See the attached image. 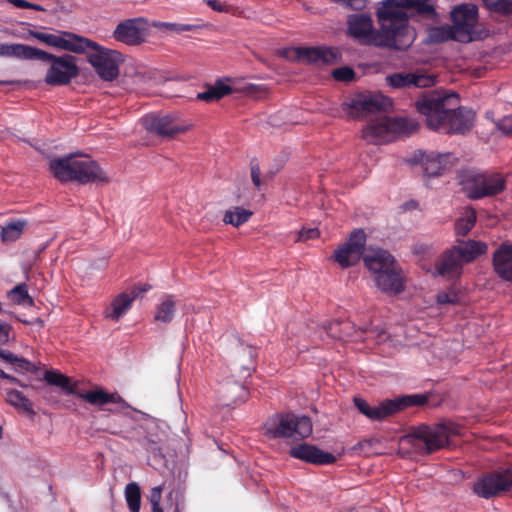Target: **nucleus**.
I'll list each match as a JSON object with an SVG mask.
<instances>
[{
	"instance_id": "obj_30",
	"label": "nucleus",
	"mask_w": 512,
	"mask_h": 512,
	"mask_svg": "<svg viewBox=\"0 0 512 512\" xmlns=\"http://www.w3.org/2000/svg\"><path fill=\"white\" fill-rule=\"evenodd\" d=\"M45 381L63 389L67 394H76L75 385L71 384L70 378L57 371H46L44 374Z\"/></svg>"
},
{
	"instance_id": "obj_4",
	"label": "nucleus",
	"mask_w": 512,
	"mask_h": 512,
	"mask_svg": "<svg viewBox=\"0 0 512 512\" xmlns=\"http://www.w3.org/2000/svg\"><path fill=\"white\" fill-rule=\"evenodd\" d=\"M28 35L47 46L73 53H84L87 49H92L87 55V60L101 79L112 81L119 75L122 54L118 51L104 48L86 37L68 31L52 34L29 30Z\"/></svg>"
},
{
	"instance_id": "obj_6",
	"label": "nucleus",
	"mask_w": 512,
	"mask_h": 512,
	"mask_svg": "<svg viewBox=\"0 0 512 512\" xmlns=\"http://www.w3.org/2000/svg\"><path fill=\"white\" fill-rule=\"evenodd\" d=\"M488 245L482 241L467 240L445 250L436 262V272L444 277H458L464 264L486 254Z\"/></svg>"
},
{
	"instance_id": "obj_63",
	"label": "nucleus",
	"mask_w": 512,
	"mask_h": 512,
	"mask_svg": "<svg viewBox=\"0 0 512 512\" xmlns=\"http://www.w3.org/2000/svg\"><path fill=\"white\" fill-rule=\"evenodd\" d=\"M175 512H178V508H176V511Z\"/></svg>"
},
{
	"instance_id": "obj_20",
	"label": "nucleus",
	"mask_w": 512,
	"mask_h": 512,
	"mask_svg": "<svg viewBox=\"0 0 512 512\" xmlns=\"http://www.w3.org/2000/svg\"><path fill=\"white\" fill-rule=\"evenodd\" d=\"M294 414H281L265 424L266 435L270 438L293 436Z\"/></svg>"
},
{
	"instance_id": "obj_39",
	"label": "nucleus",
	"mask_w": 512,
	"mask_h": 512,
	"mask_svg": "<svg viewBox=\"0 0 512 512\" xmlns=\"http://www.w3.org/2000/svg\"><path fill=\"white\" fill-rule=\"evenodd\" d=\"M332 76L336 81L346 83L352 82L356 78L355 71L349 66L334 69L332 71Z\"/></svg>"
},
{
	"instance_id": "obj_53",
	"label": "nucleus",
	"mask_w": 512,
	"mask_h": 512,
	"mask_svg": "<svg viewBox=\"0 0 512 512\" xmlns=\"http://www.w3.org/2000/svg\"><path fill=\"white\" fill-rule=\"evenodd\" d=\"M151 289V285L149 284H143V285H138V286H135L133 287L132 291H136L137 293H139V295L149 291Z\"/></svg>"
},
{
	"instance_id": "obj_16",
	"label": "nucleus",
	"mask_w": 512,
	"mask_h": 512,
	"mask_svg": "<svg viewBox=\"0 0 512 512\" xmlns=\"http://www.w3.org/2000/svg\"><path fill=\"white\" fill-rule=\"evenodd\" d=\"M494 274L502 281L512 283V243L502 242L492 253Z\"/></svg>"
},
{
	"instance_id": "obj_29",
	"label": "nucleus",
	"mask_w": 512,
	"mask_h": 512,
	"mask_svg": "<svg viewBox=\"0 0 512 512\" xmlns=\"http://www.w3.org/2000/svg\"><path fill=\"white\" fill-rule=\"evenodd\" d=\"M6 401L18 410H22L27 414L34 415L31 401L20 391L9 389L6 391Z\"/></svg>"
},
{
	"instance_id": "obj_45",
	"label": "nucleus",
	"mask_w": 512,
	"mask_h": 512,
	"mask_svg": "<svg viewBox=\"0 0 512 512\" xmlns=\"http://www.w3.org/2000/svg\"><path fill=\"white\" fill-rule=\"evenodd\" d=\"M162 498V486L153 487L150 491V503L152 507L160 506Z\"/></svg>"
},
{
	"instance_id": "obj_26",
	"label": "nucleus",
	"mask_w": 512,
	"mask_h": 512,
	"mask_svg": "<svg viewBox=\"0 0 512 512\" xmlns=\"http://www.w3.org/2000/svg\"><path fill=\"white\" fill-rule=\"evenodd\" d=\"M28 221L25 219H14L5 223L1 228L0 236L3 242H14L20 238Z\"/></svg>"
},
{
	"instance_id": "obj_7",
	"label": "nucleus",
	"mask_w": 512,
	"mask_h": 512,
	"mask_svg": "<svg viewBox=\"0 0 512 512\" xmlns=\"http://www.w3.org/2000/svg\"><path fill=\"white\" fill-rule=\"evenodd\" d=\"M461 427L455 423H443L433 426L420 425L406 438L420 454H432L449 445V438L460 434Z\"/></svg>"
},
{
	"instance_id": "obj_46",
	"label": "nucleus",
	"mask_w": 512,
	"mask_h": 512,
	"mask_svg": "<svg viewBox=\"0 0 512 512\" xmlns=\"http://www.w3.org/2000/svg\"><path fill=\"white\" fill-rule=\"evenodd\" d=\"M437 302L439 304H454L457 302V295L455 293L440 292L437 295Z\"/></svg>"
},
{
	"instance_id": "obj_23",
	"label": "nucleus",
	"mask_w": 512,
	"mask_h": 512,
	"mask_svg": "<svg viewBox=\"0 0 512 512\" xmlns=\"http://www.w3.org/2000/svg\"><path fill=\"white\" fill-rule=\"evenodd\" d=\"M421 163L425 175L428 177H436L441 175L447 167V159L450 154H436L431 152L421 153Z\"/></svg>"
},
{
	"instance_id": "obj_27",
	"label": "nucleus",
	"mask_w": 512,
	"mask_h": 512,
	"mask_svg": "<svg viewBox=\"0 0 512 512\" xmlns=\"http://www.w3.org/2000/svg\"><path fill=\"white\" fill-rule=\"evenodd\" d=\"M176 311V301L174 296L166 295L157 305L154 319L162 323H169L172 321Z\"/></svg>"
},
{
	"instance_id": "obj_57",
	"label": "nucleus",
	"mask_w": 512,
	"mask_h": 512,
	"mask_svg": "<svg viewBox=\"0 0 512 512\" xmlns=\"http://www.w3.org/2000/svg\"><path fill=\"white\" fill-rule=\"evenodd\" d=\"M152 512H164L161 506L152 507Z\"/></svg>"
},
{
	"instance_id": "obj_28",
	"label": "nucleus",
	"mask_w": 512,
	"mask_h": 512,
	"mask_svg": "<svg viewBox=\"0 0 512 512\" xmlns=\"http://www.w3.org/2000/svg\"><path fill=\"white\" fill-rule=\"evenodd\" d=\"M451 20H459L476 25L478 20V8L475 4H461L452 10Z\"/></svg>"
},
{
	"instance_id": "obj_13",
	"label": "nucleus",
	"mask_w": 512,
	"mask_h": 512,
	"mask_svg": "<svg viewBox=\"0 0 512 512\" xmlns=\"http://www.w3.org/2000/svg\"><path fill=\"white\" fill-rule=\"evenodd\" d=\"M506 188V181L498 173H481L474 175L466 183V194L472 200L492 197L502 193Z\"/></svg>"
},
{
	"instance_id": "obj_8",
	"label": "nucleus",
	"mask_w": 512,
	"mask_h": 512,
	"mask_svg": "<svg viewBox=\"0 0 512 512\" xmlns=\"http://www.w3.org/2000/svg\"><path fill=\"white\" fill-rule=\"evenodd\" d=\"M416 128L417 123L412 119L381 115L363 128L362 137L368 143L383 144L395 140L397 135L411 134Z\"/></svg>"
},
{
	"instance_id": "obj_18",
	"label": "nucleus",
	"mask_w": 512,
	"mask_h": 512,
	"mask_svg": "<svg viewBox=\"0 0 512 512\" xmlns=\"http://www.w3.org/2000/svg\"><path fill=\"white\" fill-rule=\"evenodd\" d=\"M290 456L315 465H327L336 461V457L329 452H324L318 447L302 443L290 449Z\"/></svg>"
},
{
	"instance_id": "obj_61",
	"label": "nucleus",
	"mask_w": 512,
	"mask_h": 512,
	"mask_svg": "<svg viewBox=\"0 0 512 512\" xmlns=\"http://www.w3.org/2000/svg\"><path fill=\"white\" fill-rule=\"evenodd\" d=\"M416 202H411L410 207H416Z\"/></svg>"
},
{
	"instance_id": "obj_43",
	"label": "nucleus",
	"mask_w": 512,
	"mask_h": 512,
	"mask_svg": "<svg viewBox=\"0 0 512 512\" xmlns=\"http://www.w3.org/2000/svg\"><path fill=\"white\" fill-rule=\"evenodd\" d=\"M250 169H251V180L255 187L260 188L261 187V178H260V167L257 159H252L250 162Z\"/></svg>"
},
{
	"instance_id": "obj_1",
	"label": "nucleus",
	"mask_w": 512,
	"mask_h": 512,
	"mask_svg": "<svg viewBox=\"0 0 512 512\" xmlns=\"http://www.w3.org/2000/svg\"><path fill=\"white\" fill-rule=\"evenodd\" d=\"M427 19H435L437 12L431 0H383L376 11L379 29L373 27L369 14H353L348 17V32L364 45L404 50L410 47L415 34L409 26L410 16L405 11Z\"/></svg>"
},
{
	"instance_id": "obj_12",
	"label": "nucleus",
	"mask_w": 512,
	"mask_h": 512,
	"mask_svg": "<svg viewBox=\"0 0 512 512\" xmlns=\"http://www.w3.org/2000/svg\"><path fill=\"white\" fill-rule=\"evenodd\" d=\"M346 112L352 118L361 119L392 107L391 99L380 93H359L346 103Z\"/></svg>"
},
{
	"instance_id": "obj_60",
	"label": "nucleus",
	"mask_w": 512,
	"mask_h": 512,
	"mask_svg": "<svg viewBox=\"0 0 512 512\" xmlns=\"http://www.w3.org/2000/svg\"><path fill=\"white\" fill-rule=\"evenodd\" d=\"M2 435H3V429H2V427L0 426V439L2 438Z\"/></svg>"
},
{
	"instance_id": "obj_55",
	"label": "nucleus",
	"mask_w": 512,
	"mask_h": 512,
	"mask_svg": "<svg viewBox=\"0 0 512 512\" xmlns=\"http://www.w3.org/2000/svg\"><path fill=\"white\" fill-rule=\"evenodd\" d=\"M248 352L251 359H254L257 356L256 350L251 347L248 348Z\"/></svg>"
},
{
	"instance_id": "obj_44",
	"label": "nucleus",
	"mask_w": 512,
	"mask_h": 512,
	"mask_svg": "<svg viewBox=\"0 0 512 512\" xmlns=\"http://www.w3.org/2000/svg\"><path fill=\"white\" fill-rule=\"evenodd\" d=\"M497 128L506 135H512V115L504 116L496 123Z\"/></svg>"
},
{
	"instance_id": "obj_2",
	"label": "nucleus",
	"mask_w": 512,
	"mask_h": 512,
	"mask_svg": "<svg viewBox=\"0 0 512 512\" xmlns=\"http://www.w3.org/2000/svg\"><path fill=\"white\" fill-rule=\"evenodd\" d=\"M366 234L354 230L347 242L334 252V260L343 268L355 265L361 258L374 275L376 286L384 293L397 295L405 289V279L399 264L387 250L376 249L364 254Z\"/></svg>"
},
{
	"instance_id": "obj_42",
	"label": "nucleus",
	"mask_w": 512,
	"mask_h": 512,
	"mask_svg": "<svg viewBox=\"0 0 512 512\" xmlns=\"http://www.w3.org/2000/svg\"><path fill=\"white\" fill-rule=\"evenodd\" d=\"M205 1H206V4L212 10L217 11V12L231 13L234 10L233 6H231L225 2H221L219 0H205Z\"/></svg>"
},
{
	"instance_id": "obj_56",
	"label": "nucleus",
	"mask_w": 512,
	"mask_h": 512,
	"mask_svg": "<svg viewBox=\"0 0 512 512\" xmlns=\"http://www.w3.org/2000/svg\"><path fill=\"white\" fill-rule=\"evenodd\" d=\"M28 8L29 9H34L36 11H42L43 10V8L41 6H39L37 4H33V3H32V7H28Z\"/></svg>"
},
{
	"instance_id": "obj_24",
	"label": "nucleus",
	"mask_w": 512,
	"mask_h": 512,
	"mask_svg": "<svg viewBox=\"0 0 512 512\" xmlns=\"http://www.w3.org/2000/svg\"><path fill=\"white\" fill-rule=\"evenodd\" d=\"M35 47L20 43H0V57L32 60Z\"/></svg>"
},
{
	"instance_id": "obj_48",
	"label": "nucleus",
	"mask_w": 512,
	"mask_h": 512,
	"mask_svg": "<svg viewBox=\"0 0 512 512\" xmlns=\"http://www.w3.org/2000/svg\"><path fill=\"white\" fill-rule=\"evenodd\" d=\"M319 236V231L316 228L302 229L299 232L298 240L306 241L309 239H315Z\"/></svg>"
},
{
	"instance_id": "obj_36",
	"label": "nucleus",
	"mask_w": 512,
	"mask_h": 512,
	"mask_svg": "<svg viewBox=\"0 0 512 512\" xmlns=\"http://www.w3.org/2000/svg\"><path fill=\"white\" fill-rule=\"evenodd\" d=\"M312 433V423L307 416L294 415L293 436L297 435L300 438H306Z\"/></svg>"
},
{
	"instance_id": "obj_14",
	"label": "nucleus",
	"mask_w": 512,
	"mask_h": 512,
	"mask_svg": "<svg viewBox=\"0 0 512 512\" xmlns=\"http://www.w3.org/2000/svg\"><path fill=\"white\" fill-rule=\"evenodd\" d=\"M282 56L290 61L305 63L333 64L339 61V52L330 47H292L282 51Z\"/></svg>"
},
{
	"instance_id": "obj_3",
	"label": "nucleus",
	"mask_w": 512,
	"mask_h": 512,
	"mask_svg": "<svg viewBox=\"0 0 512 512\" xmlns=\"http://www.w3.org/2000/svg\"><path fill=\"white\" fill-rule=\"evenodd\" d=\"M458 100L457 94L430 91L417 100L416 107L426 117L429 129L444 134L464 135L474 125L475 112L463 106L453 108Z\"/></svg>"
},
{
	"instance_id": "obj_17",
	"label": "nucleus",
	"mask_w": 512,
	"mask_h": 512,
	"mask_svg": "<svg viewBox=\"0 0 512 512\" xmlns=\"http://www.w3.org/2000/svg\"><path fill=\"white\" fill-rule=\"evenodd\" d=\"M144 126L147 130L167 138H173L178 134L187 131L188 127L175 122L170 115L154 116L149 115L144 118Z\"/></svg>"
},
{
	"instance_id": "obj_38",
	"label": "nucleus",
	"mask_w": 512,
	"mask_h": 512,
	"mask_svg": "<svg viewBox=\"0 0 512 512\" xmlns=\"http://www.w3.org/2000/svg\"><path fill=\"white\" fill-rule=\"evenodd\" d=\"M476 222V214L474 211L468 213L465 217L458 219L455 223V232L459 236L467 235Z\"/></svg>"
},
{
	"instance_id": "obj_22",
	"label": "nucleus",
	"mask_w": 512,
	"mask_h": 512,
	"mask_svg": "<svg viewBox=\"0 0 512 512\" xmlns=\"http://www.w3.org/2000/svg\"><path fill=\"white\" fill-rule=\"evenodd\" d=\"M138 296L139 293L136 291H131V293H120L117 297H115L111 305L106 308V318L118 321L131 308L133 301Z\"/></svg>"
},
{
	"instance_id": "obj_62",
	"label": "nucleus",
	"mask_w": 512,
	"mask_h": 512,
	"mask_svg": "<svg viewBox=\"0 0 512 512\" xmlns=\"http://www.w3.org/2000/svg\"><path fill=\"white\" fill-rule=\"evenodd\" d=\"M416 202H411L410 207H416Z\"/></svg>"
},
{
	"instance_id": "obj_49",
	"label": "nucleus",
	"mask_w": 512,
	"mask_h": 512,
	"mask_svg": "<svg viewBox=\"0 0 512 512\" xmlns=\"http://www.w3.org/2000/svg\"><path fill=\"white\" fill-rule=\"evenodd\" d=\"M341 325L339 321L329 322L324 328L327 334L333 338H341L342 336L338 333V327Z\"/></svg>"
},
{
	"instance_id": "obj_11",
	"label": "nucleus",
	"mask_w": 512,
	"mask_h": 512,
	"mask_svg": "<svg viewBox=\"0 0 512 512\" xmlns=\"http://www.w3.org/2000/svg\"><path fill=\"white\" fill-rule=\"evenodd\" d=\"M511 490L512 465L485 473L473 484V492L484 499H490Z\"/></svg>"
},
{
	"instance_id": "obj_41",
	"label": "nucleus",
	"mask_w": 512,
	"mask_h": 512,
	"mask_svg": "<svg viewBox=\"0 0 512 512\" xmlns=\"http://www.w3.org/2000/svg\"><path fill=\"white\" fill-rule=\"evenodd\" d=\"M330 2L340 4L352 10H362L367 4V0H329Z\"/></svg>"
},
{
	"instance_id": "obj_31",
	"label": "nucleus",
	"mask_w": 512,
	"mask_h": 512,
	"mask_svg": "<svg viewBox=\"0 0 512 512\" xmlns=\"http://www.w3.org/2000/svg\"><path fill=\"white\" fill-rule=\"evenodd\" d=\"M453 25L450 26L453 32L454 40L461 43H469L475 39L474 37V27L475 25L461 22V21H452Z\"/></svg>"
},
{
	"instance_id": "obj_59",
	"label": "nucleus",
	"mask_w": 512,
	"mask_h": 512,
	"mask_svg": "<svg viewBox=\"0 0 512 512\" xmlns=\"http://www.w3.org/2000/svg\"><path fill=\"white\" fill-rule=\"evenodd\" d=\"M0 84H2V85H10V84H13V81H0Z\"/></svg>"
},
{
	"instance_id": "obj_52",
	"label": "nucleus",
	"mask_w": 512,
	"mask_h": 512,
	"mask_svg": "<svg viewBox=\"0 0 512 512\" xmlns=\"http://www.w3.org/2000/svg\"><path fill=\"white\" fill-rule=\"evenodd\" d=\"M10 3L14 4L18 8L32 7V3L26 0H9Z\"/></svg>"
},
{
	"instance_id": "obj_34",
	"label": "nucleus",
	"mask_w": 512,
	"mask_h": 512,
	"mask_svg": "<svg viewBox=\"0 0 512 512\" xmlns=\"http://www.w3.org/2000/svg\"><path fill=\"white\" fill-rule=\"evenodd\" d=\"M448 40H454L453 32L449 25L429 29L427 38L429 43H443Z\"/></svg>"
},
{
	"instance_id": "obj_51",
	"label": "nucleus",
	"mask_w": 512,
	"mask_h": 512,
	"mask_svg": "<svg viewBox=\"0 0 512 512\" xmlns=\"http://www.w3.org/2000/svg\"><path fill=\"white\" fill-rule=\"evenodd\" d=\"M17 357L15 354H13L12 352L8 351V350H5V349H1L0 348V358H2L3 360H5L6 362H9V363H14L16 362L17 360Z\"/></svg>"
},
{
	"instance_id": "obj_54",
	"label": "nucleus",
	"mask_w": 512,
	"mask_h": 512,
	"mask_svg": "<svg viewBox=\"0 0 512 512\" xmlns=\"http://www.w3.org/2000/svg\"><path fill=\"white\" fill-rule=\"evenodd\" d=\"M6 379L9 380L12 383H15V384H18V385H20L22 387H25V385H23L17 378H15V377H13V376H11L9 374H8V378H6Z\"/></svg>"
},
{
	"instance_id": "obj_21",
	"label": "nucleus",
	"mask_w": 512,
	"mask_h": 512,
	"mask_svg": "<svg viewBox=\"0 0 512 512\" xmlns=\"http://www.w3.org/2000/svg\"><path fill=\"white\" fill-rule=\"evenodd\" d=\"M75 395L94 406L115 403L121 405L122 408L129 407L127 402L118 393H108L101 388L87 392H76Z\"/></svg>"
},
{
	"instance_id": "obj_33",
	"label": "nucleus",
	"mask_w": 512,
	"mask_h": 512,
	"mask_svg": "<svg viewBox=\"0 0 512 512\" xmlns=\"http://www.w3.org/2000/svg\"><path fill=\"white\" fill-rule=\"evenodd\" d=\"M128 508L131 512H139L141 506V491L136 482H130L126 485L124 491Z\"/></svg>"
},
{
	"instance_id": "obj_50",
	"label": "nucleus",
	"mask_w": 512,
	"mask_h": 512,
	"mask_svg": "<svg viewBox=\"0 0 512 512\" xmlns=\"http://www.w3.org/2000/svg\"><path fill=\"white\" fill-rule=\"evenodd\" d=\"M11 326L7 323L0 322V345H4L9 341V333Z\"/></svg>"
},
{
	"instance_id": "obj_25",
	"label": "nucleus",
	"mask_w": 512,
	"mask_h": 512,
	"mask_svg": "<svg viewBox=\"0 0 512 512\" xmlns=\"http://www.w3.org/2000/svg\"><path fill=\"white\" fill-rule=\"evenodd\" d=\"M233 88L226 84L223 80H216L214 85H209L204 92L197 95V98L205 102H214L230 95Z\"/></svg>"
},
{
	"instance_id": "obj_32",
	"label": "nucleus",
	"mask_w": 512,
	"mask_h": 512,
	"mask_svg": "<svg viewBox=\"0 0 512 512\" xmlns=\"http://www.w3.org/2000/svg\"><path fill=\"white\" fill-rule=\"evenodd\" d=\"M251 216L252 212L250 210L237 206L225 212L223 221L226 224L239 227L246 223Z\"/></svg>"
},
{
	"instance_id": "obj_40",
	"label": "nucleus",
	"mask_w": 512,
	"mask_h": 512,
	"mask_svg": "<svg viewBox=\"0 0 512 512\" xmlns=\"http://www.w3.org/2000/svg\"><path fill=\"white\" fill-rule=\"evenodd\" d=\"M155 26L160 29L173 31L177 34H180L182 32H186V31H192L196 28L195 25H191V24L171 23V22H159L158 24H155Z\"/></svg>"
},
{
	"instance_id": "obj_9",
	"label": "nucleus",
	"mask_w": 512,
	"mask_h": 512,
	"mask_svg": "<svg viewBox=\"0 0 512 512\" xmlns=\"http://www.w3.org/2000/svg\"><path fill=\"white\" fill-rule=\"evenodd\" d=\"M32 60L50 63L44 80L51 86L68 85L73 78L79 75L76 58L70 54L56 56L35 47Z\"/></svg>"
},
{
	"instance_id": "obj_47",
	"label": "nucleus",
	"mask_w": 512,
	"mask_h": 512,
	"mask_svg": "<svg viewBox=\"0 0 512 512\" xmlns=\"http://www.w3.org/2000/svg\"><path fill=\"white\" fill-rule=\"evenodd\" d=\"M13 364L16 365L17 369L25 372H33L35 367L34 365L27 359L23 357H17L16 362Z\"/></svg>"
},
{
	"instance_id": "obj_37",
	"label": "nucleus",
	"mask_w": 512,
	"mask_h": 512,
	"mask_svg": "<svg viewBox=\"0 0 512 512\" xmlns=\"http://www.w3.org/2000/svg\"><path fill=\"white\" fill-rule=\"evenodd\" d=\"M10 295L14 303L18 305H33V299L28 294V288L25 283L18 284L11 291Z\"/></svg>"
},
{
	"instance_id": "obj_58",
	"label": "nucleus",
	"mask_w": 512,
	"mask_h": 512,
	"mask_svg": "<svg viewBox=\"0 0 512 512\" xmlns=\"http://www.w3.org/2000/svg\"><path fill=\"white\" fill-rule=\"evenodd\" d=\"M0 378L1 379H4V378H8V374L5 373L3 370L0 369Z\"/></svg>"
},
{
	"instance_id": "obj_15",
	"label": "nucleus",
	"mask_w": 512,
	"mask_h": 512,
	"mask_svg": "<svg viewBox=\"0 0 512 512\" xmlns=\"http://www.w3.org/2000/svg\"><path fill=\"white\" fill-rule=\"evenodd\" d=\"M147 28V21L142 17L126 19L116 26L113 37L127 45H139L145 40Z\"/></svg>"
},
{
	"instance_id": "obj_19",
	"label": "nucleus",
	"mask_w": 512,
	"mask_h": 512,
	"mask_svg": "<svg viewBox=\"0 0 512 512\" xmlns=\"http://www.w3.org/2000/svg\"><path fill=\"white\" fill-rule=\"evenodd\" d=\"M386 83L394 89L404 88H426L435 83V78L431 75L418 73H393L386 77Z\"/></svg>"
},
{
	"instance_id": "obj_10",
	"label": "nucleus",
	"mask_w": 512,
	"mask_h": 512,
	"mask_svg": "<svg viewBox=\"0 0 512 512\" xmlns=\"http://www.w3.org/2000/svg\"><path fill=\"white\" fill-rule=\"evenodd\" d=\"M354 405L358 411L371 421H382L407 407L422 406L427 403L428 399L425 395L413 394L404 395L394 399H386L376 406L359 397L354 398Z\"/></svg>"
},
{
	"instance_id": "obj_5",
	"label": "nucleus",
	"mask_w": 512,
	"mask_h": 512,
	"mask_svg": "<svg viewBox=\"0 0 512 512\" xmlns=\"http://www.w3.org/2000/svg\"><path fill=\"white\" fill-rule=\"evenodd\" d=\"M49 168L56 179L61 182L77 181L80 184L108 182L109 179L98 163L89 158H79L75 154L54 158Z\"/></svg>"
},
{
	"instance_id": "obj_35",
	"label": "nucleus",
	"mask_w": 512,
	"mask_h": 512,
	"mask_svg": "<svg viewBox=\"0 0 512 512\" xmlns=\"http://www.w3.org/2000/svg\"><path fill=\"white\" fill-rule=\"evenodd\" d=\"M484 6L491 12L510 16L512 12V0H483Z\"/></svg>"
}]
</instances>
